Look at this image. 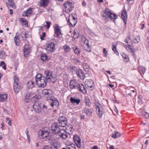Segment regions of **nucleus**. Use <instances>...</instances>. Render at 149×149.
I'll list each match as a JSON object with an SVG mask.
<instances>
[{
	"instance_id": "1",
	"label": "nucleus",
	"mask_w": 149,
	"mask_h": 149,
	"mask_svg": "<svg viewBox=\"0 0 149 149\" xmlns=\"http://www.w3.org/2000/svg\"><path fill=\"white\" fill-rule=\"evenodd\" d=\"M101 15L103 19L104 20H106V19L108 18H110L111 20H115L117 17L115 14L112 13L111 10L108 8H106L102 12Z\"/></svg>"
},
{
	"instance_id": "2",
	"label": "nucleus",
	"mask_w": 149,
	"mask_h": 149,
	"mask_svg": "<svg viewBox=\"0 0 149 149\" xmlns=\"http://www.w3.org/2000/svg\"><path fill=\"white\" fill-rule=\"evenodd\" d=\"M51 128L53 134H57L59 133V135L61 137H62L63 138L65 139L63 136H65V134L64 133V132H65V130L64 129H61V130L58 124L56 123L53 124Z\"/></svg>"
},
{
	"instance_id": "3",
	"label": "nucleus",
	"mask_w": 149,
	"mask_h": 149,
	"mask_svg": "<svg viewBox=\"0 0 149 149\" xmlns=\"http://www.w3.org/2000/svg\"><path fill=\"white\" fill-rule=\"evenodd\" d=\"M45 73L47 81H51L53 83L56 81L57 80L56 78L52 77V73L51 71L49 70H47L45 71Z\"/></svg>"
},
{
	"instance_id": "4",
	"label": "nucleus",
	"mask_w": 149,
	"mask_h": 149,
	"mask_svg": "<svg viewBox=\"0 0 149 149\" xmlns=\"http://www.w3.org/2000/svg\"><path fill=\"white\" fill-rule=\"evenodd\" d=\"M13 89L14 92L16 93H18L21 88L20 84L19 83L18 79L16 76H15L14 78Z\"/></svg>"
},
{
	"instance_id": "5",
	"label": "nucleus",
	"mask_w": 149,
	"mask_h": 149,
	"mask_svg": "<svg viewBox=\"0 0 149 149\" xmlns=\"http://www.w3.org/2000/svg\"><path fill=\"white\" fill-rule=\"evenodd\" d=\"M95 104L98 116L100 118H101L103 113V107L102 106L97 102H96Z\"/></svg>"
},
{
	"instance_id": "6",
	"label": "nucleus",
	"mask_w": 149,
	"mask_h": 149,
	"mask_svg": "<svg viewBox=\"0 0 149 149\" xmlns=\"http://www.w3.org/2000/svg\"><path fill=\"white\" fill-rule=\"evenodd\" d=\"M49 134V132L47 130H40L38 132V136L40 139L42 140L46 138Z\"/></svg>"
},
{
	"instance_id": "7",
	"label": "nucleus",
	"mask_w": 149,
	"mask_h": 149,
	"mask_svg": "<svg viewBox=\"0 0 149 149\" xmlns=\"http://www.w3.org/2000/svg\"><path fill=\"white\" fill-rule=\"evenodd\" d=\"M44 75V77H42L41 79L37 81L36 82L38 86L40 87L44 88L46 85L47 82L46 81L45 74Z\"/></svg>"
},
{
	"instance_id": "8",
	"label": "nucleus",
	"mask_w": 149,
	"mask_h": 149,
	"mask_svg": "<svg viewBox=\"0 0 149 149\" xmlns=\"http://www.w3.org/2000/svg\"><path fill=\"white\" fill-rule=\"evenodd\" d=\"M55 45L54 42H52L48 44L46 47L45 49L48 53L53 52L55 49Z\"/></svg>"
},
{
	"instance_id": "9",
	"label": "nucleus",
	"mask_w": 149,
	"mask_h": 149,
	"mask_svg": "<svg viewBox=\"0 0 149 149\" xmlns=\"http://www.w3.org/2000/svg\"><path fill=\"white\" fill-rule=\"evenodd\" d=\"M52 91L50 90L45 89L42 91V94L45 97L48 98L47 100H52V97L51 95Z\"/></svg>"
},
{
	"instance_id": "10",
	"label": "nucleus",
	"mask_w": 149,
	"mask_h": 149,
	"mask_svg": "<svg viewBox=\"0 0 149 149\" xmlns=\"http://www.w3.org/2000/svg\"><path fill=\"white\" fill-rule=\"evenodd\" d=\"M68 22L70 26L72 27H74L76 25L77 23V18L74 17L72 15H70L69 16Z\"/></svg>"
},
{
	"instance_id": "11",
	"label": "nucleus",
	"mask_w": 149,
	"mask_h": 149,
	"mask_svg": "<svg viewBox=\"0 0 149 149\" xmlns=\"http://www.w3.org/2000/svg\"><path fill=\"white\" fill-rule=\"evenodd\" d=\"M73 140L77 146L78 148H80L81 147V144L80 137L78 135H75L74 136Z\"/></svg>"
},
{
	"instance_id": "12",
	"label": "nucleus",
	"mask_w": 149,
	"mask_h": 149,
	"mask_svg": "<svg viewBox=\"0 0 149 149\" xmlns=\"http://www.w3.org/2000/svg\"><path fill=\"white\" fill-rule=\"evenodd\" d=\"M73 7L72 3L68 1L66 2V12L68 13L71 12Z\"/></svg>"
},
{
	"instance_id": "13",
	"label": "nucleus",
	"mask_w": 149,
	"mask_h": 149,
	"mask_svg": "<svg viewBox=\"0 0 149 149\" xmlns=\"http://www.w3.org/2000/svg\"><path fill=\"white\" fill-rule=\"evenodd\" d=\"M33 110L36 113H39L41 111L40 104L38 102H35L33 106Z\"/></svg>"
},
{
	"instance_id": "14",
	"label": "nucleus",
	"mask_w": 149,
	"mask_h": 149,
	"mask_svg": "<svg viewBox=\"0 0 149 149\" xmlns=\"http://www.w3.org/2000/svg\"><path fill=\"white\" fill-rule=\"evenodd\" d=\"M31 52L30 47L28 45H25L24 47V55L26 57H28Z\"/></svg>"
},
{
	"instance_id": "15",
	"label": "nucleus",
	"mask_w": 149,
	"mask_h": 149,
	"mask_svg": "<svg viewBox=\"0 0 149 149\" xmlns=\"http://www.w3.org/2000/svg\"><path fill=\"white\" fill-rule=\"evenodd\" d=\"M94 81L91 79L87 80L85 82V84L87 88L90 89L94 87Z\"/></svg>"
},
{
	"instance_id": "16",
	"label": "nucleus",
	"mask_w": 149,
	"mask_h": 149,
	"mask_svg": "<svg viewBox=\"0 0 149 149\" xmlns=\"http://www.w3.org/2000/svg\"><path fill=\"white\" fill-rule=\"evenodd\" d=\"M55 34L54 36L58 37L61 34V30L59 28V26L56 24L54 27Z\"/></svg>"
},
{
	"instance_id": "17",
	"label": "nucleus",
	"mask_w": 149,
	"mask_h": 149,
	"mask_svg": "<svg viewBox=\"0 0 149 149\" xmlns=\"http://www.w3.org/2000/svg\"><path fill=\"white\" fill-rule=\"evenodd\" d=\"M77 87L78 90L82 93L85 94L86 93V89L84 86L82 84H78Z\"/></svg>"
},
{
	"instance_id": "18",
	"label": "nucleus",
	"mask_w": 149,
	"mask_h": 149,
	"mask_svg": "<svg viewBox=\"0 0 149 149\" xmlns=\"http://www.w3.org/2000/svg\"><path fill=\"white\" fill-rule=\"evenodd\" d=\"M58 120L60 126L63 127L65 126V117L64 116L60 117L58 119Z\"/></svg>"
},
{
	"instance_id": "19",
	"label": "nucleus",
	"mask_w": 149,
	"mask_h": 149,
	"mask_svg": "<svg viewBox=\"0 0 149 149\" xmlns=\"http://www.w3.org/2000/svg\"><path fill=\"white\" fill-rule=\"evenodd\" d=\"M8 2L6 3V5L9 9H10V7L14 9L16 8V7L13 1L12 0H9Z\"/></svg>"
},
{
	"instance_id": "20",
	"label": "nucleus",
	"mask_w": 149,
	"mask_h": 149,
	"mask_svg": "<svg viewBox=\"0 0 149 149\" xmlns=\"http://www.w3.org/2000/svg\"><path fill=\"white\" fill-rule=\"evenodd\" d=\"M76 74L78 77L80 79H83L84 78L85 74L83 71L80 69H79L76 71Z\"/></svg>"
},
{
	"instance_id": "21",
	"label": "nucleus",
	"mask_w": 149,
	"mask_h": 149,
	"mask_svg": "<svg viewBox=\"0 0 149 149\" xmlns=\"http://www.w3.org/2000/svg\"><path fill=\"white\" fill-rule=\"evenodd\" d=\"M123 45L128 51L130 52L132 55H134V53L130 45H127L123 43Z\"/></svg>"
},
{
	"instance_id": "22",
	"label": "nucleus",
	"mask_w": 149,
	"mask_h": 149,
	"mask_svg": "<svg viewBox=\"0 0 149 149\" xmlns=\"http://www.w3.org/2000/svg\"><path fill=\"white\" fill-rule=\"evenodd\" d=\"M33 9V8H29L25 11L22 15L24 16H28L30 15L32 13V10Z\"/></svg>"
},
{
	"instance_id": "23",
	"label": "nucleus",
	"mask_w": 149,
	"mask_h": 149,
	"mask_svg": "<svg viewBox=\"0 0 149 149\" xmlns=\"http://www.w3.org/2000/svg\"><path fill=\"white\" fill-rule=\"evenodd\" d=\"M83 112L86 113L87 116H90L92 115V110L91 109L87 108H85L83 110Z\"/></svg>"
},
{
	"instance_id": "24",
	"label": "nucleus",
	"mask_w": 149,
	"mask_h": 149,
	"mask_svg": "<svg viewBox=\"0 0 149 149\" xmlns=\"http://www.w3.org/2000/svg\"><path fill=\"white\" fill-rule=\"evenodd\" d=\"M14 40L15 45H19V34L18 32H17L14 38Z\"/></svg>"
},
{
	"instance_id": "25",
	"label": "nucleus",
	"mask_w": 149,
	"mask_h": 149,
	"mask_svg": "<svg viewBox=\"0 0 149 149\" xmlns=\"http://www.w3.org/2000/svg\"><path fill=\"white\" fill-rule=\"evenodd\" d=\"M81 41H83L84 47L89 45L88 41L87 39H86V37L84 36H81Z\"/></svg>"
},
{
	"instance_id": "26",
	"label": "nucleus",
	"mask_w": 149,
	"mask_h": 149,
	"mask_svg": "<svg viewBox=\"0 0 149 149\" xmlns=\"http://www.w3.org/2000/svg\"><path fill=\"white\" fill-rule=\"evenodd\" d=\"M80 101V99H76L73 97H71L70 98V102L72 104L76 103L77 104H78Z\"/></svg>"
},
{
	"instance_id": "27",
	"label": "nucleus",
	"mask_w": 149,
	"mask_h": 149,
	"mask_svg": "<svg viewBox=\"0 0 149 149\" xmlns=\"http://www.w3.org/2000/svg\"><path fill=\"white\" fill-rule=\"evenodd\" d=\"M72 48L75 54L77 55H79L80 54L81 52V50L79 47L76 46L72 47Z\"/></svg>"
},
{
	"instance_id": "28",
	"label": "nucleus",
	"mask_w": 149,
	"mask_h": 149,
	"mask_svg": "<svg viewBox=\"0 0 149 149\" xmlns=\"http://www.w3.org/2000/svg\"><path fill=\"white\" fill-rule=\"evenodd\" d=\"M41 59L43 61H47L49 59L46 54L44 53L41 54Z\"/></svg>"
},
{
	"instance_id": "29",
	"label": "nucleus",
	"mask_w": 149,
	"mask_h": 149,
	"mask_svg": "<svg viewBox=\"0 0 149 149\" xmlns=\"http://www.w3.org/2000/svg\"><path fill=\"white\" fill-rule=\"evenodd\" d=\"M58 142L54 141L51 144L50 146L51 149H58Z\"/></svg>"
},
{
	"instance_id": "30",
	"label": "nucleus",
	"mask_w": 149,
	"mask_h": 149,
	"mask_svg": "<svg viewBox=\"0 0 149 149\" xmlns=\"http://www.w3.org/2000/svg\"><path fill=\"white\" fill-rule=\"evenodd\" d=\"M34 82L32 81H29L27 84V86L28 88H32L34 86Z\"/></svg>"
},
{
	"instance_id": "31",
	"label": "nucleus",
	"mask_w": 149,
	"mask_h": 149,
	"mask_svg": "<svg viewBox=\"0 0 149 149\" xmlns=\"http://www.w3.org/2000/svg\"><path fill=\"white\" fill-rule=\"evenodd\" d=\"M51 100H52V102L50 104V106L51 107H53L54 106H58L59 105V102L57 100H53L52 99Z\"/></svg>"
},
{
	"instance_id": "32",
	"label": "nucleus",
	"mask_w": 149,
	"mask_h": 149,
	"mask_svg": "<svg viewBox=\"0 0 149 149\" xmlns=\"http://www.w3.org/2000/svg\"><path fill=\"white\" fill-rule=\"evenodd\" d=\"M75 83L73 81H70L69 83V86L71 88H77V86H75Z\"/></svg>"
},
{
	"instance_id": "33",
	"label": "nucleus",
	"mask_w": 149,
	"mask_h": 149,
	"mask_svg": "<svg viewBox=\"0 0 149 149\" xmlns=\"http://www.w3.org/2000/svg\"><path fill=\"white\" fill-rule=\"evenodd\" d=\"M68 127H67V126L66 127V130H67L66 131V133L67 132L69 134H71L74 131V129L71 126L69 129L68 128Z\"/></svg>"
},
{
	"instance_id": "34",
	"label": "nucleus",
	"mask_w": 149,
	"mask_h": 149,
	"mask_svg": "<svg viewBox=\"0 0 149 149\" xmlns=\"http://www.w3.org/2000/svg\"><path fill=\"white\" fill-rule=\"evenodd\" d=\"M121 17L124 20H126L127 19V13L125 10H123L121 14Z\"/></svg>"
},
{
	"instance_id": "35",
	"label": "nucleus",
	"mask_w": 149,
	"mask_h": 149,
	"mask_svg": "<svg viewBox=\"0 0 149 149\" xmlns=\"http://www.w3.org/2000/svg\"><path fill=\"white\" fill-rule=\"evenodd\" d=\"M6 56V53L3 51H1L0 52V58L2 59H5Z\"/></svg>"
},
{
	"instance_id": "36",
	"label": "nucleus",
	"mask_w": 149,
	"mask_h": 149,
	"mask_svg": "<svg viewBox=\"0 0 149 149\" xmlns=\"http://www.w3.org/2000/svg\"><path fill=\"white\" fill-rule=\"evenodd\" d=\"M7 95L5 94H0V101H5L6 100Z\"/></svg>"
},
{
	"instance_id": "37",
	"label": "nucleus",
	"mask_w": 149,
	"mask_h": 149,
	"mask_svg": "<svg viewBox=\"0 0 149 149\" xmlns=\"http://www.w3.org/2000/svg\"><path fill=\"white\" fill-rule=\"evenodd\" d=\"M124 41L128 45H131L132 43V40L130 39V37H128L126 38Z\"/></svg>"
},
{
	"instance_id": "38",
	"label": "nucleus",
	"mask_w": 149,
	"mask_h": 149,
	"mask_svg": "<svg viewBox=\"0 0 149 149\" xmlns=\"http://www.w3.org/2000/svg\"><path fill=\"white\" fill-rule=\"evenodd\" d=\"M121 136V134L120 133L118 132H115V133H113L112 136L114 138H116L120 137Z\"/></svg>"
},
{
	"instance_id": "39",
	"label": "nucleus",
	"mask_w": 149,
	"mask_h": 149,
	"mask_svg": "<svg viewBox=\"0 0 149 149\" xmlns=\"http://www.w3.org/2000/svg\"><path fill=\"white\" fill-rule=\"evenodd\" d=\"M41 98V96L39 95H36L32 98V100L33 101H36Z\"/></svg>"
},
{
	"instance_id": "40",
	"label": "nucleus",
	"mask_w": 149,
	"mask_h": 149,
	"mask_svg": "<svg viewBox=\"0 0 149 149\" xmlns=\"http://www.w3.org/2000/svg\"><path fill=\"white\" fill-rule=\"evenodd\" d=\"M142 114L143 117L146 118H147L149 117V113L146 112L145 110L142 111Z\"/></svg>"
},
{
	"instance_id": "41",
	"label": "nucleus",
	"mask_w": 149,
	"mask_h": 149,
	"mask_svg": "<svg viewBox=\"0 0 149 149\" xmlns=\"http://www.w3.org/2000/svg\"><path fill=\"white\" fill-rule=\"evenodd\" d=\"M40 6L43 7H46L48 5V2L43 0H41L40 2Z\"/></svg>"
},
{
	"instance_id": "42",
	"label": "nucleus",
	"mask_w": 149,
	"mask_h": 149,
	"mask_svg": "<svg viewBox=\"0 0 149 149\" xmlns=\"http://www.w3.org/2000/svg\"><path fill=\"white\" fill-rule=\"evenodd\" d=\"M117 45L116 43H113L112 45V49L113 51L116 54H118V51H117L116 50V47L117 46Z\"/></svg>"
},
{
	"instance_id": "43",
	"label": "nucleus",
	"mask_w": 149,
	"mask_h": 149,
	"mask_svg": "<svg viewBox=\"0 0 149 149\" xmlns=\"http://www.w3.org/2000/svg\"><path fill=\"white\" fill-rule=\"evenodd\" d=\"M139 72L144 74L146 71V68L143 67L141 66L139 68Z\"/></svg>"
},
{
	"instance_id": "44",
	"label": "nucleus",
	"mask_w": 149,
	"mask_h": 149,
	"mask_svg": "<svg viewBox=\"0 0 149 149\" xmlns=\"http://www.w3.org/2000/svg\"><path fill=\"white\" fill-rule=\"evenodd\" d=\"M123 57L124 58V61L126 62H127L129 61V59L127 55L125 54H122Z\"/></svg>"
},
{
	"instance_id": "45",
	"label": "nucleus",
	"mask_w": 149,
	"mask_h": 149,
	"mask_svg": "<svg viewBox=\"0 0 149 149\" xmlns=\"http://www.w3.org/2000/svg\"><path fill=\"white\" fill-rule=\"evenodd\" d=\"M140 37L138 36L134 40L133 42L134 43H137L139 42L140 40Z\"/></svg>"
},
{
	"instance_id": "46",
	"label": "nucleus",
	"mask_w": 149,
	"mask_h": 149,
	"mask_svg": "<svg viewBox=\"0 0 149 149\" xmlns=\"http://www.w3.org/2000/svg\"><path fill=\"white\" fill-rule=\"evenodd\" d=\"M42 77H44V76H42L41 74H38L36 77V82L41 79Z\"/></svg>"
},
{
	"instance_id": "47",
	"label": "nucleus",
	"mask_w": 149,
	"mask_h": 149,
	"mask_svg": "<svg viewBox=\"0 0 149 149\" xmlns=\"http://www.w3.org/2000/svg\"><path fill=\"white\" fill-rule=\"evenodd\" d=\"M84 68L85 70L87 71L89 68V65L86 63H84L83 64Z\"/></svg>"
},
{
	"instance_id": "48",
	"label": "nucleus",
	"mask_w": 149,
	"mask_h": 149,
	"mask_svg": "<svg viewBox=\"0 0 149 149\" xmlns=\"http://www.w3.org/2000/svg\"><path fill=\"white\" fill-rule=\"evenodd\" d=\"M0 66H2L4 70L6 69V65L3 61H2L0 63Z\"/></svg>"
},
{
	"instance_id": "49",
	"label": "nucleus",
	"mask_w": 149,
	"mask_h": 149,
	"mask_svg": "<svg viewBox=\"0 0 149 149\" xmlns=\"http://www.w3.org/2000/svg\"><path fill=\"white\" fill-rule=\"evenodd\" d=\"M30 93H26V97L25 100L26 102H28V100L30 98Z\"/></svg>"
},
{
	"instance_id": "50",
	"label": "nucleus",
	"mask_w": 149,
	"mask_h": 149,
	"mask_svg": "<svg viewBox=\"0 0 149 149\" xmlns=\"http://www.w3.org/2000/svg\"><path fill=\"white\" fill-rule=\"evenodd\" d=\"M84 48H85L84 49L88 52H89L91 51V48L89 45L88 46L84 47Z\"/></svg>"
},
{
	"instance_id": "51",
	"label": "nucleus",
	"mask_w": 149,
	"mask_h": 149,
	"mask_svg": "<svg viewBox=\"0 0 149 149\" xmlns=\"http://www.w3.org/2000/svg\"><path fill=\"white\" fill-rule=\"evenodd\" d=\"M26 35L27 34L25 33L24 34V33H22L21 34V36L23 38V40H26V38H27V36H26Z\"/></svg>"
},
{
	"instance_id": "52",
	"label": "nucleus",
	"mask_w": 149,
	"mask_h": 149,
	"mask_svg": "<svg viewBox=\"0 0 149 149\" xmlns=\"http://www.w3.org/2000/svg\"><path fill=\"white\" fill-rule=\"evenodd\" d=\"M71 50V49L70 47L68 45H66V53L70 52Z\"/></svg>"
},
{
	"instance_id": "53",
	"label": "nucleus",
	"mask_w": 149,
	"mask_h": 149,
	"mask_svg": "<svg viewBox=\"0 0 149 149\" xmlns=\"http://www.w3.org/2000/svg\"><path fill=\"white\" fill-rule=\"evenodd\" d=\"M45 32L42 33V35H40V38L41 40H44V38L45 36Z\"/></svg>"
},
{
	"instance_id": "54",
	"label": "nucleus",
	"mask_w": 149,
	"mask_h": 149,
	"mask_svg": "<svg viewBox=\"0 0 149 149\" xmlns=\"http://www.w3.org/2000/svg\"><path fill=\"white\" fill-rule=\"evenodd\" d=\"M46 23L47 24V25L46 26V25H45V26H46L47 29H49L50 26V23L49 22H46Z\"/></svg>"
},
{
	"instance_id": "55",
	"label": "nucleus",
	"mask_w": 149,
	"mask_h": 149,
	"mask_svg": "<svg viewBox=\"0 0 149 149\" xmlns=\"http://www.w3.org/2000/svg\"><path fill=\"white\" fill-rule=\"evenodd\" d=\"M103 52L104 53H105V54H104V55L105 56L107 57V56L106 54L107 53L108 51L106 50V49L105 48H104L103 49Z\"/></svg>"
},
{
	"instance_id": "56",
	"label": "nucleus",
	"mask_w": 149,
	"mask_h": 149,
	"mask_svg": "<svg viewBox=\"0 0 149 149\" xmlns=\"http://www.w3.org/2000/svg\"><path fill=\"white\" fill-rule=\"evenodd\" d=\"M20 21L22 22L23 23H24L26 25V21L25 20L24 18H21L20 19Z\"/></svg>"
},
{
	"instance_id": "57",
	"label": "nucleus",
	"mask_w": 149,
	"mask_h": 149,
	"mask_svg": "<svg viewBox=\"0 0 149 149\" xmlns=\"http://www.w3.org/2000/svg\"><path fill=\"white\" fill-rule=\"evenodd\" d=\"M68 145H69V146H71L72 148H73L74 147V148L76 149V147L74 144L73 143H68Z\"/></svg>"
},
{
	"instance_id": "58",
	"label": "nucleus",
	"mask_w": 149,
	"mask_h": 149,
	"mask_svg": "<svg viewBox=\"0 0 149 149\" xmlns=\"http://www.w3.org/2000/svg\"><path fill=\"white\" fill-rule=\"evenodd\" d=\"M66 145L67 146V148H68V149H75L74 147L72 148L71 147V146H69V145H68V143H66Z\"/></svg>"
},
{
	"instance_id": "59",
	"label": "nucleus",
	"mask_w": 149,
	"mask_h": 149,
	"mask_svg": "<svg viewBox=\"0 0 149 149\" xmlns=\"http://www.w3.org/2000/svg\"><path fill=\"white\" fill-rule=\"evenodd\" d=\"M85 102L86 105H87L89 104V100L87 98H85Z\"/></svg>"
},
{
	"instance_id": "60",
	"label": "nucleus",
	"mask_w": 149,
	"mask_h": 149,
	"mask_svg": "<svg viewBox=\"0 0 149 149\" xmlns=\"http://www.w3.org/2000/svg\"><path fill=\"white\" fill-rule=\"evenodd\" d=\"M42 149H49V147L47 146H44L42 148Z\"/></svg>"
},
{
	"instance_id": "61",
	"label": "nucleus",
	"mask_w": 149,
	"mask_h": 149,
	"mask_svg": "<svg viewBox=\"0 0 149 149\" xmlns=\"http://www.w3.org/2000/svg\"><path fill=\"white\" fill-rule=\"evenodd\" d=\"M98 147H97V146H95L92 147L91 148V149H98Z\"/></svg>"
},
{
	"instance_id": "62",
	"label": "nucleus",
	"mask_w": 149,
	"mask_h": 149,
	"mask_svg": "<svg viewBox=\"0 0 149 149\" xmlns=\"http://www.w3.org/2000/svg\"><path fill=\"white\" fill-rule=\"evenodd\" d=\"M10 14L11 15H12L13 13V10L12 9H10Z\"/></svg>"
},
{
	"instance_id": "63",
	"label": "nucleus",
	"mask_w": 149,
	"mask_h": 149,
	"mask_svg": "<svg viewBox=\"0 0 149 149\" xmlns=\"http://www.w3.org/2000/svg\"><path fill=\"white\" fill-rule=\"evenodd\" d=\"M80 118L81 119H84V115H81Z\"/></svg>"
},
{
	"instance_id": "64",
	"label": "nucleus",
	"mask_w": 149,
	"mask_h": 149,
	"mask_svg": "<svg viewBox=\"0 0 149 149\" xmlns=\"http://www.w3.org/2000/svg\"><path fill=\"white\" fill-rule=\"evenodd\" d=\"M109 149H114V146H111L109 147Z\"/></svg>"
}]
</instances>
